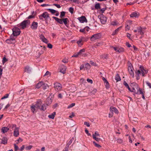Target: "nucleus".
I'll return each instance as SVG.
<instances>
[{"instance_id": "1", "label": "nucleus", "mask_w": 151, "mask_h": 151, "mask_svg": "<svg viewBox=\"0 0 151 151\" xmlns=\"http://www.w3.org/2000/svg\"><path fill=\"white\" fill-rule=\"evenodd\" d=\"M13 33L10 36V38L6 40V42L8 44H12L15 42L16 37L19 35V29L14 27L12 29Z\"/></svg>"}, {"instance_id": "2", "label": "nucleus", "mask_w": 151, "mask_h": 151, "mask_svg": "<svg viewBox=\"0 0 151 151\" xmlns=\"http://www.w3.org/2000/svg\"><path fill=\"white\" fill-rule=\"evenodd\" d=\"M139 90V87L138 85L137 84H134L132 86V90L131 89L130 91L134 92V93H139L138 90Z\"/></svg>"}, {"instance_id": "3", "label": "nucleus", "mask_w": 151, "mask_h": 151, "mask_svg": "<svg viewBox=\"0 0 151 151\" xmlns=\"http://www.w3.org/2000/svg\"><path fill=\"white\" fill-rule=\"evenodd\" d=\"M101 35L100 33H97L93 35L91 38V41H94L96 40L99 39L101 37Z\"/></svg>"}, {"instance_id": "4", "label": "nucleus", "mask_w": 151, "mask_h": 151, "mask_svg": "<svg viewBox=\"0 0 151 151\" xmlns=\"http://www.w3.org/2000/svg\"><path fill=\"white\" fill-rule=\"evenodd\" d=\"M30 22L29 20H24L20 24L21 28L23 29L26 27L27 25H29Z\"/></svg>"}, {"instance_id": "5", "label": "nucleus", "mask_w": 151, "mask_h": 151, "mask_svg": "<svg viewBox=\"0 0 151 151\" xmlns=\"http://www.w3.org/2000/svg\"><path fill=\"white\" fill-rule=\"evenodd\" d=\"M39 18L41 20H43V18L45 19H47V18L49 17V14L47 12H44L42 14L39 16Z\"/></svg>"}, {"instance_id": "6", "label": "nucleus", "mask_w": 151, "mask_h": 151, "mask_svg": "<svg viewBox=\"0 0 151 151\" xmlns=\"http://www.w3.org/2000/svg\"><path fill=\"white\" fill-rule=\"evenodd\" d=\"M114 50L118 53L124 52V49L122 47H112Z\"/></svg>"}, {"instance_id": "7", "label": "nucleus", "mask_w": 151, "mask_h": 151, "mask_svg": "<svg viewBox=\"0 0 151 151\" xmlns=\"http://www.w3.org/2000/svg\"><path fill=\"white\" fill-rule=\"evenodd\" d=\"M139 68L140 69L139 70H140L141 71V74H142V76H145V74L147 73L148 72L147 70L144 69L143 67L142 66H140Z\"/></svg>"}, {"instance_id": "8", "label": "nucleus", "mask_w": 151, "mask_h": 151, "mask_svg": "<svg viewBox=\"0 0 151 151\" xmlns=\"http://www.w3.org/2000/svg\"><path fill=\"white\" fill-rule=\"evenodd\" d=\"M54 87L57 91H60L62 88V85L60 83H55L54 84Z\"/></svg>"}, {"instance_id": "9", "label": "nucleus", "mask_w": 151, "mask_h": 151, "mask_svg": "<svg viewBox=\"0 0 151 151\" xmlns=\"http://www.w3.org/2000/svg\"><path fill=\"white\" fill-rule=\"evenodd\" d=\"M100 19L101 23L102 24H105L106 23L107 20V18L106 17L102 15Z\"/></svg>"}, {"instance_id": "10", "label": "nucleus", "mask_w": 151, "mask_h": 151, "mask_svg": "<svg viewBox=\"0 0 151 151\" xmlns=\"http://www.w3.org/2000/svg\"><path fill=\"white\" fill-rule=\"evenodd\" d=\"M40 39L44 42L45 43H47L48 42V41L47 39L45 38L44 35L42 34H41L39 36Z\"/></svg>"}, {"instance_id": "11", "label": "nucleus", "mask_w": 151, "mask_h": 151, "mask_svg": "<svg viewBox=\"0 0 151 151\" xmlns=\"http://www.w3.org/2000/svg\"><path fill=\"white\" fill-rule=\"evenodd\" d=\"M66 66L64 65H61L60 67V72L63 74H65L66 73Z\"/></svg>"}, {"instance_id": "12", "label": "nucleus", "mask_w": 151, "mask_h": 151, "mask_svg": "<svg viewBox=\"0 0 151 151\" xmlns=\"http://www.w3.org/2000/svg\"><path fill=\"white\" fill-rule=\"evenodd\" d=\"M133 68L131 66H129L128 68V71L130 76H132V77H134V74L133 70Z\"/></svg>"}, {"instance_id": "13", "label": "nucleus", "mask_w": 151, "mask_h": 151, "mask_svg": "<svg viewBox=\"0 0 151 151\" xmlns=\"http://www.w3.org/2000/svg\"><path fill=\"white\" fill-rule=\"evenodd\" d=\"M110 112L112 113L114 112L116 114H118L119 113L117 109L115 107L111 106L110 109Z\"/></svg>"}, {"instance_id": "14", "label": "nucleus", "mask_w": 151, "mask_h": 151, "mask_svg": "<svg viewBox=\"0 0 151 151\" xmlns=\"http://www.w3.org/2000/svg\"><path fill=\"white\" fill-rule=\"evenodd\" d=\"M38 26V23L37 22H33L31 26V27L32 29H37Z\"/></svg>"}, {"instance_id": "15", "label": "nucleus", "mask_w": 151, "mask_h": 151, "mask_svg": "<svg viewBox=\"0 0 151 151\" xmlns=\"http://www.w3.org/2000/svg\"><path fill=\"white\" fill-rule=\"evenodd\" d=\"M42 102L40 101H37L36 104L34 105L35 106V107L37 109H40V106L42 105Z\"/></svg>"}, {"instance_id": "16", "label": "nucleus", "mask_w": 151, "mask_h": 151, "mask_svg": "<svg viewBox=\"0 0 151 151\" xmlns=\"http://www.w3.org/2000/svg\"><path fill=\"white\" fill-rule=\"evenodd\" d=\"M78 19L80 21V22L81 23H83L84 22L87 21L86 18L84 16H82L81 17H78Z\"/></svg>"}, {"instance_id": "17", "label": "nucleus", "mask_w": 151, "mask_h": 151, "mask_svg": "<svg viewBox=\"0 0 151 151\" xmlns=\"http://www.w3.org/2000/svg\"><path fill=\"white\" fill-rule=\"evenodd\" d=\"M31 109L32 112L34 113L36 112L37 110L38 109L37 108H36V107H35V106L34 105H32L31 106Z\"/></svg>"}, {"instance_id": "18", "label": "nucleus", "mask_w": 151, "mask_h": 151, "mask_svg": "<svg viewBox=\"0 0 151 151\" xmlns=\"http://www.w3.org/2000/svg\"><path fill=\"white\" fill-rule=\"evenodd\" d=\"M138 32L141 35H143L144 33V32L142 30V29L141 27H139L137 28Z\"/></svg>"}, {"instance_id": "19", "label": "nucleus", "mask_w": 151, "mask_h": 151, "mask_svg": "<svg viewBox=\"0 0 151 151\" xmlns=\"http://www.w3.org/2000/svg\"><path fill=\"white\" fill-rule=\"evenodd\" d=\"M19 128L18 127L14 129V135L15 137H17L19 135Z\"/></svg>"}, {"instance_id": "20", "label": "nucleus", "mask_w": 151, "mask_h": 151, "mask_svg": "<svg viewBox=\"0 0 151 151\" xmlns=\"http://www.w3.org/2000/svg\"><path fill=\"white\" fill-rule=\"evenodd\" d=\"M9 128H8L7 127H4L1 128V131L3 133H5L7 132L9 130Z\"/></svg>"}, {"instance_id": "21", "label": "nucleus", "mask_w": 151, "mask_h": 151, "mask_svg": "<svg viewBox=\"0 0 151 151\" xmlns=\"http://www.w3.org/2000/svg\"><path fill=\"white\" fill-rule=\"evenodd\" d=\"M44 84V83L43 82L41 81L39 82L37 84L36 86V88H40L41 86L42 87V85Z\"/></svg>"}, {"instance_id": "22", "label": "nucleus", "mask_w": 151, "mask_h": 151, "mask_svg": "<svg viewBox=\"0 0 151 151\" xmlns=\"http://www.w3.org/2000/svg\"><path fill=\"white\" fill-rule=\"evenodd\" d=\"M139 15V13H137L136 12H133L130 15V16L131 17H138Z\"/></svg>"}, {"instance_id": "23", "label": "nucleus", "mask_w": 151, "mask_h": 151, "mask_svg": "<svg viewBox=\"0 0 151 151\" xmlns=\"http://www.w3.org/2000/svg\"><path fill=\"white\" fill-rule=\"evenodd\" d=\"M52 18L54 19L58 22L60 24H63L62 19H59L56 17H53Z\"/></svg>"}, {"instance_id": "24", "label": "nucleus", "mask_w": 151, "mask_h": 151, "mask_svg": "<svg viewBox=\"0 0 151 151\" xmlns=\"http://www.w3.org/2000/svg\"><path fill=\"white\" fill-rule=\"evenodd\" d=\"M7 142V139L6 137H3L2 139L1 143L4 144H6Z\"/></svg>"}, {"instance_id": "25", "label": "nucleus", "mask_w": 151, "mask_h": 151, "mask_svg": "<svg viewBox=\"0 0 151 151\" xmlns=\"http://www.w3.org/2000/svg\"><path fill=\"white\" fill-rule=\"evenodd\" d=\"M24 71L26 72L29 73L31 71L30 67L28 66H26L24 68Z\"/></svg>"}, {"instance_id": "26", "label": "nucleus", "mask_w": 151, "mask_h": 151, "mask_svg": "<svg viewBox=\"0 0 151 151\" xmlns=\"http://www.w3.org/2000/svg\"><path fill=\"white\" fill-rule=\"evenodd\" d=\"M137 76H136V78L137 80H138L139 79V74H141V71L140 70H138L137 72H135Z\"/></svg>"}, {"instance_id": "27", "label": "nucleus", "mask_w": 151, "mask_h": 151, "mask_svg": "<svg viewBox=\"0 0 151 151\" xmlns=\"http://www.w3.org/2000/svg\"><path fill=\"white\" fill-rule=\"evenodd\" d=\"M55 112H54L52 114L49 115L48 117L50 118L53 119L55 117Z\"/></svg>"}, {"instance_id": "28", "label": "nucleus", "mask_w": 151, "mask_h": 151, "mask_svg": "<svg viewBox=\"0 0 151 151\" xmlns=\"http://www.w3.org/2000/svg\"><path fill=\"white\" fill-rule=\"evenodd\" d=\"M115 79L117 81H120L121 80L120 77L119 75L118 74H117L116 75L115 77Z\"/></svg>"}, {"instance_id": "29", "label": "nucleus", "mask_w": 151, "mask_h": 151, "mask_svg": "<svg viewBox=\"0 0 151 151\" xmlns=\"http://www.w3.org/2000/svg\"><path fill=\"white\" fill-rule=\"evenodd\" d=\"M124 85L125 86V87L128 88V90L129 91H131V88H129V86L128 84L125 81H124Z\"/></svg>"}, {"instance_id": "30", "label": "nucleus", "mask_w": 151, "mask_h": 151, "mask_svg": "<svg viewBox=\"0 0 151 151\" xmlns=\"http://www.w3.org/2000/svg\"><path fill=\"white\" fill-rule=\"evenodd\" d=\"M41 106V107H40V109L41 110L45 111L46 109V108L45 104H43Z\"/></svg>"}, {"instance_id": "31", "label": "nucleus", "mask_w": 151, "mask_h": 151, "mask_svg": "<svg viewBox=\"0 0 151 151\" xmlns=\"http://www.w3.org/2000/svg\"><path fill=\"white\" fill-rule=\"evenodd\" d=\"M68 19L67 18H65L62 19L63 23L66 26V24H67V20Z\"/></svg>"}, {"instance_id": "32", "label": "nucleus", "mask_w": 151, "mask_h": 151, "mask_svg": "<svg viewBox=\"0 0 151 151\" xmlns=\"http://www.w3.org/2000/svg\"><path fill=\"white\" fill-rule=\"evenodd\" d=\"M17 127H16V124H13L12 125H11L9 127V128L10 129H12L13 130H14V129H16V128H17Z\"/></svg>"}, {"instance_id": "33", "label": "nucleus", "mask_w": 151, "mask_h": 151, "mask_svg": "<svg viewBox=\"0 0 151 151\" xmlns=\"http://www.w3.org/2000/svg\"><path fill=\"white\" fill-rule=\"evenodd\" d=\"M85 67L86 69H89L91 68V66L89 64L87 63L85 64Z\"/></svg>"}, {"instance_id": "34", "label": "nucleus", "mask_w": 151, "mask_h": 151, "mask_svg": "<svg viewBox=\"0 0 151 151\" xmlns=\"http://www.w3.org/2000/svg\"><path fill=\"white\" fill-rule=\"evenodd\" d=\"M85 52V49H83L79 51L78 53V54L79 55L82 54L83 53V52Z\"/></svg>"}, {"instance_id": "35", "label": "nucleus", "mask_w": 151, "mask_h": 151, "mask_svg": "<svg viewBox=\"0 0 151 151\" xmlns=\"http://www.w3.org/2000/svg\"><path fill=\"white\" fill-rule=\"evenodd\" d=\"M95 8L98 9L100 8V4L99 3H97L95 4Z\"/></svg>"}, {"instance_id": "36", "label": "nucleus", "mask_w": 151, "mask_h": 151, "mask_svg": "<svg viewBox=\"0 0 151 151\" xmlns=\"http://www.w3.org/2000/svg\"><path fill=\"white\" fill-rule=\"evenodd\" d=\"M82 40L81 39H80L79 40L77 41V43L80 46H81L83 45L82 43Z\"/></svg>"}, {"instance_id": "37", "label": "nucleus", "mask_w": 151, "mask_h": 151, "mask_svg": "<svg viewBox=\"0 0 151 151\" xmlns=\"http://www.w3.org/2000/svg\"><path fill=\"white\" fill-rule=\"evenodd\" d=\"M93 136L96 137H99L100 136L99 134L97 131L95 132L94 134H93Z\"/></svg>"}, {"instance_id": "38", "label": "nucleus", "mask_w": 151, "mask_h": 151, "mask_svg": "<svg viewBox=\"0 0 151 151\" xmlns=\"http://www.w3.org/2000/svg\"><path fill=\"white\" fill-rule=\"evenodd\" d=\"M144 54L146 57H148L150 55V52L148 51H146L145 52Z\"/></svg>"}, {"instance_id": "39", "label": "nucleus", "mask_w": 151, "mask_h": 151, "mask_svg": "<svg viewBox=\"0 0 151 151\" xmlns=\"http://www.w3.org/2000/svg\"><path fill=\"white\" fill-rule=\"evenodd\" d=\"M42 88H43V89L44 90H45V89H46L48 87V86L47 85V84H45L44 83V84H43V85H42Z\"/></svg>"}, {"instance_id": "40", "label": "nucleus", "mask_w": 151, "mask_h": 151, "mask_svg": "<svg viewBox=\"0 0 151 151\" xmlns=\"http://www.w3.org/2000/svg\"><path fill=\"white\" fill-rule=\"evenodd\" d=\"M93 143L96 147L98 148H100L101 147V146L100 145L97 144L94 141Z\"/></svg>"}, {"instance_id": "41", "label": "nucleus", "mask_w": 151, "mask_h": 151, "mask_svg": "<svg viewBox=\"0 0 151 151\" xmlns=\"http://www.w3.org/2000/svg\"><path fill=\"white\" fill-rule=\"evenodd\" d=\"M14 151H17L19 150V147L18 146L16 145L15 144H14Z\"/></svg>"}, {"instance_id": "42", "label": "nucleus", "mask_w": 151, "mask_h": 151, "mask_svg": "<svg viewBox=\"0 0 151 151\" xmlns=\"http://www.w3.org/2000/svg\"><path fill=\"white\" fill-rule=\"evenodd\" d=\"M47 101H48V103L47 104H50L52 102V100L50 98H47Z\"/></svg>"}, {"instance_id": "43", "label": "nucleus", "mask_w": 151, "mask_h": 151, "mask_svg": "<svg viewBox=\"0 0 151 151\" xmlns=\"http://www.w3.org/2000/svg\"><path fill=\"white\" fill-rule=\"evenodd\" d=\"M75 105V103H72L71 104H70L69 105V106H68V109H69L70 108H71V107H73Z\"/></svg>"}, {"instance_id": "44", "label": "nucleus", "mask_w": 151, "mask_h": 151, "mask_svg": "<svg viewBox=\"0 0 151 151\" xmlns=\"http://www.w3.org/2000/svg\"><path fill=\"white\" fill-rule=\"evenodd\" d=\"M132 122L133 123V122H137V118L136 117H134L132 118Z\"/></svg>"}, {"instance_id": "45", "label": "nucleus", "mask_w": 151, "mask_h": 151, "mask_svg": "<svg viewBox=\"0 0 151 151\" xmlns=\"http://www.w3.org/2000/svg\"><path fill=\"white\" fill-rule=\"evenodd\" d=\"M65 14V12H62L60 13V17L61 18H62L63 17H64Z\"/></svg>"}, {"instance_id": "46", "label": "nucleus", "mask_w": 151, "mask_h": 151, "mask_svg": "<svg viewBox=\"0 0 151 151\" xmlns=\"http://www.w3.org/2000/svg\"><path fill=\"white\" fill-rule=\"evenodd\" d=\"M69 11L71 13V14H72L74 11V9L73 7H70L69 8Z\"/></svg>"}, {"instance_id": "47", "label": "nucleus", "mask_w": 151, "mask_h": 151, "mask_svg": "<svg viewBox=\"0 0 151 151\" xmlns=\"http://www.w3.org/2000/svg\"><path fill=\"white\" fill-rule=\"evenodd\" d=\"M32 147V145H29L27 147H26L25 148V149L27 150H29L31 149Z\"/></svg>"}, {"instance_id": "48", "label": "nucleus", "mask_w": 151, "mask_h": 151, "mask_svg": "<svg viewBox=\"0 0 151 151\" xmlns=\"http://www.w3.org/2000/svg\"><path fill=\"white\" fill-rule=\"evenodd\" d=\"M48 10L52 14H54L56 12V10L52 9H49Z\"/></svg>"}, {"instance_id": "49", "label": "nucleus", "mask_w": 151, "mask_h": 151, "mask_svg": "<svg viewBox=\"0 0 151 151\" xmlns=\"http://www.w3.org/2000/svg\"><path fill=\"white\" fill-rule=\"evenodd\" d=\"M93 138L97 142L99 141L101 139L100 138L95 137L94 136H93Z\"/></svg>"}, {"instance_id": "50", "label": "nucleus", "mask_w": 151, "mask_h": 151, "mask_svg": "<svg viewBox=\"0 0 151 151\" xmlns=\"http://www.w3.org/2000/svg\"><path fill=\"white\" fill-rule=\"evenodd\" d=\"M138 92L139 93H136V94H144L142 89H140V88H139V90H138Z\"/></svg>"}, {"instance_id": "51", "label": "nucleus", "mask_w": 151, "mask_h": 151, "mask_svg": "<svg viewBox=\"0 0 151 151\" xmlns=\"http://www.w3.org/2000/svg\"><path fill=\"white\" fill-rule=\"evenodd\" d=\"M9 94H6L3 97H2L1 98V99H6L9 96Z\"/></svg>"}, {"instance_id": "52", "label": "nucleus", "mask_w": 151, "mask_h": 151, "mask_svg": "<svg viewBox=\"0 0 151 151\" xmlns=\"http://www.w3.org/2000/svg\"><path fill=\"white\" fill-rule=\"evenodd\" d=\"M117 24V22L116 21H114L112 22L111 23V24L113 26H115Z\"/></svg>"}, {"instance_id": "53", "label": "nucleus", "mask_w": 151, "mask_h": 151, "mask_svg": "<svg viewBox=\"0 0 151 151\" xmlns=\"http://www.w3.org/2000/svg\"><path fill=\"white\" fill-rule=\"evenodd\" d=\"M118 29H116L113 32L112 35H115L116 34V33L118 32Z\"/></svg>"}, {"instance_id": "54", "label": "nucleus", "mask_w": 151, "mask_h": 151, "mask_svg": "<svg viewBox=\"0 0 151 151\" xmlns=\"http://www.w3.org/2000/svg\"><path fill=\"white\" fill-rule=\"evenodd\" d=\"M50 73L48 71H47L45 73V74L44 75V76H50Z\"/></svg>"}, {"instance_id": "55", "label": "nucleus", "mask_w": 151, "mask_h": 151, "mask_svg": "<svg viewBox=\"0 0 151 151\" xmlns=\"http://www.w3.org/2000/svg\"><path fill=\"white\" fill-rule=\"evenodd\" d=\"M117 142L119 143H121L123 141L121 139H118L117 140Z\"/></svg>"}, {"instance_id": "56", "label": "nucleus", "mask_w": 151, "mask_h": 151, "mask_svg": "<svg viewBox=\"0 0 151 151\" xmlns=\"http://www.w3.org/2000/svg\"><path fill=\"white\" fill-rule=\"evenodd\" d=\"M68 60L67 58H65L62 60V62L64 63H67L68 62Z\"/></svg>"}, {"instance_id": "57", "label": "nucleus", "mask_w": 151, "mask_h": 151, "mask_svg": "<svg viewBox=\"0 0 151 151\" xmlns=\"http://www.w3.org/2000/svg\"><path fill=\"white\" fill-rule=\"evenodd\" d=\"M130 29V26L129 24H127L126 26V30H129Z\"/></svg>"}, {"instance_id": "58", "label": "nucleus", "mask_w": 151, "mask_h": 151, "mask_svg": "<svg viewBox=\"0 0 151 151\" xmlns=\"http://www.w3.org/2000/svg\"><path fill=\"white\" fill-rule=\"evenodd\" d=\"M7 60L6 59L5 57H4L3 58L2 63L3 64H4L5 62L7 61Z\"/></svg>"}, {"instance_id": "59", "label": "nucleus", "mask_w": 151, "mask_h": 151, "mask_svg": "<svg viewBox=\"0 0 151 151\" xmlns=\"http://www.w3.org/2000/svg\"><path fill=\"white\" fill-rule=\"evenodd\" d=\"M146 83L147 85L149 87V88H151V83L148 81H146Z\"/></svg>"}, {"instance_id": "60", "label": "nucleus", "mask_w": 151, "mask_h": 151, "mask_svg": "<svg viewBox=\"0 0 151 151\" xmlns=\"http://www.w3.org/2000/svg\"><path fill=\"white\" fill-rule=\"evenodd\" d=\"M84 124L88 127H89L90 126L89 123L88 122H85L84 123Z\"/></svg>"}, {"instance_id": "61", "label": "nucleus", "mask_w": 151, "mask_h": 151, "mask_svg": "<svg viewBox=\"0 0 151 151\" xmlns=\"http://www.w3.org/2000/svg\"><path fill=\"white\" fill-rule=\"evenodd\" d=\"M47 47L50 49H51L52 48V46L50 43H48L47 44Z\"/></svg>"}, {"instance_id": "62", "label": "nucleus", "mask_w": 151, "mask_h": 151, "mask_svg": "<svg viewBox=\"0 0 151 151\" xmlns=\"http://www.w3.org/2000/svg\"><path fill=\"white\" fill-rule=\"evenodd\" d=\"M87 82L90 83L91 84H92L93 83V81L91 79H90L88 78L87 79Z\"/></svg>"}, {"instance_id": "63", "label": "nucleus", "mask_w": 151, "mask_h": 151, "mask_svg": "<svg viewBox=\"0 0 151 151\" xmlns=\"http://www.w3.org/2000/svg\"><path fill=\"white\" fill-rule=\"evenodd\" d=\"M53 5L57 7L58 8H60L61 7V6L59 4H54Z\"/></svg>"}, {"instance_id": "64", "label": "nucleus", "mask_w": 151, "mask_h": 151, "mask_svg": "<svg viewBox=\"0 0 151 151\" xmlns=\"http://www.w3.org/2000/svg\"><path fill=\"white\" fill-rule=\"evenodd\" d=\"M24 147H25L24 145H22L19 149V150H20V151H23L24 150Z\"/></svg>"}]
</instances>
